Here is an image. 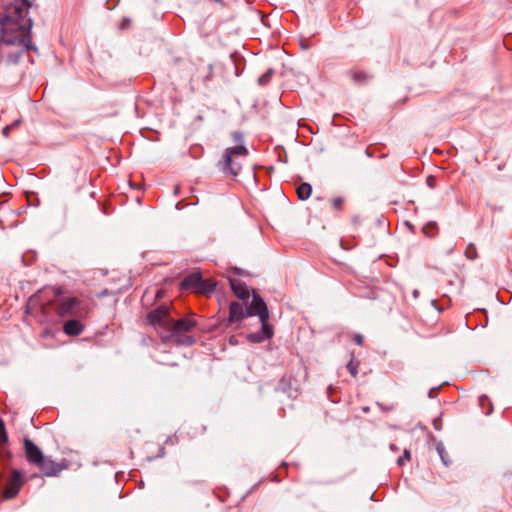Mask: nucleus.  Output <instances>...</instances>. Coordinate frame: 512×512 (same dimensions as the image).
<instances>
[{
  "instance_id": "26",
  "label": "nucleus",
  "mask_w": 512,
  "mask_h": 512,
  "mask_svg": "<svg viewBox=\"0 0 512 512\" xmlns=\"http://www.w3.org/2000/svg\"><path fill=\"white\" fill-rule=\"evenodd\" d=\"M343 203V200L341 198H335L333 200V206L336 208V209H339L341 207Z\"/></svg>"
},
{
  "instance_id": "7",
  "label": "nucleus",
  "mask_w": 512,
  "mask_h": 512,
  "mask_svg": "<svg viewBox=\"0 0 512 512\" xmlns=\"http://www.w3.org/2000/svg\"><path fill=\"white\" fill-rule=\"evenodd\" d=\"M22 485H23L22 473L18 470H13L12 475L3 490V498H5V499L14 498L19 493Z\"/></svg>"
},
{
  "instance_id": "19",
  "label": "nucleus",
  "mask_w": 512,
  "mask_h": 512,
  "mask_svg": "<svg viewBox=\"0 0 512 512\" xmlns=\"http://www.w3.org/2000/svg\"><path fill=\"white\" fill-rule=\"evenodd\" d=\"M465 256L470 259L474 260L477 257V250L476 247L473 244H469L465 250Z\"/></svg>"
},
{
  "instance_id": "15",
  "label": "nucleus",
  "mask_w": 512,
  "mask_h": 512,
  "mask_svg": "<svg viewBox=\"0 0 512 512\" xmlns=\"http://www.w3.org/2000/svg\"><path fill=\"white\" fill-rule=\"evenodd\" d=\"M261 322V334L266 339H271L273 337V327L268 323V319L260 320Z\"/></svg>"
},
{
  "instance_id": "2",
  "label": "nucleus",
  "mask_w": 512,
  "mask_h": 512,
  "mask_svg": "<svg viewBox=\"0 0 512 512\" xmlns=\"http://www.w3.org/2000/svg\"><path fill=\"white\" fill-rule=\"evenodd\" d=\"M197 325L194 316L181 318L176 321L172 319L167 334L162 335L164 343L172 342L176 345L190 346L194 344L195 339L189 335L191 330Z\"/></svg>"
},
{
  "instance_id": "21",
  "label": "nucleus",
  "mask_w": 512,
  "mask_h": 512,
  "mask_svg": "<svg viewBox=\"0 0 512 512\" xmlns=\"http://www.w3.org/2000/svg\"><path fill=\"white\" fill-rule=\"evenodd\" d=\"M231 136L236 145H244V136L240 131L232 132Z\"/></svg>"
},
{
  "instance_id": "22",
  "label": "nucleus",
  "mask_w": 512,
  "mask_h": 512,
  "mask_svg": "<svg viewBox=\"0 0 512 512\" xmlns=\"http://www.w3.org/2000/svg\"><path fill=\"white\" fill-rule=\"evenodd\" d=\"M248 339L250 342L253 343H259L265 340V338L262 336L260 332L252 333L248 336Z\"/></svg>"
},
{
  "instance_id": "25",
  "label": "nucleus",
  "mask_w": 512,
  "mask_h": 512,
  "mask_svg": "<svg viewBox=\"0 0 512 512\" xmlns=\"http://www.w3.org/2000/svg\"><path fill=\"white\" fill-rule=\"evenodd\" d=\"M353 340L354 342L357 344V345H362L363 344V336L361 334H354L353 335Z\"/></svg>"
},
{
  "instance_id": "6",
  "label": "nucleus",
  "mask_w": 512,
  "mask_h": 512,
  "mask_svg": "<svg viewBox=\"0 0 512 512\" xmlns=\"http://www.w3.org/2000/svg\"><path fill=\"white\" fill-rule=\"evenodd\" d=\"M180 288L182 291L193 290L202 294H208L214 291L215 284L204 280L199 272H193L181 281Z\"/></svg>"
},
{
  "instance_id": "20",
  "label": "nucleus",
  "mask_w": 512,
  "mask_h": 512,
  "mask_svg": "<svg viewBox=\"0 0 512 512\" xmlns=\"http://www.w3.org/2000/svg\"><path fill=\"white\" fill-rule=\"evenodd\" d=\"M272 73H273V70L269 69L266 73L261 75L258 79L259 84L266 85L270 81Z\"/></svg>"
},
{
  "instance_id": "14",
  "label": "nucleus",
  "mask_w": 512,
  "mask_h": 512,
  "mask_svg": "<svg viewBox=\"0 0 512 512\" xmlns=\"http://www.w3.org/2000/svg\"><path fill=\"white\" fill-rule=\"evenodd\" d=\"M312 193V187L309 183H301L297 187V195L300 200H307Z\"/></svg>"
},
{
  "instance_id": "3",
  "label": "nucleus",
  "mask_w": 512,
  "mask_h": 512,
  "mask_svg": "<svg viewBox=\"0 0 512 512\" xmlns=\"http://www.w3.org/2000/svg\"><path fill=\"white\" fill-rule=\"evenodd\" d=\"M248 154L245 145L226 148L223 155L222 171L227 175L236 177L242 169V161L246 159Z\"/></svg>"
},
{
  "instance_id": "31",
  "label": "nucleus",
  "mask_w": 512,
  "mask_h": 512,
  "mask_svg": "<svg viewBox=\"0 0 512 512\" xmlns=\"http://www.w3.org/2000/svg\"><path fill=\"white\" fill-rule=\"evenodd\" d=\"M488 400L486 396H483L480 398V403L481 405L483 404L484 401Z\"/></svg>"
},
{
  "instance_id": "4",
  "label": "nucleus",
  "mask_w": 512,
  "mask_h": 512,
  "mask_svg": "<svg viewBox=\"0 0 512 512\" xmlns=\"http://www.w3.org/2000/svg\"><path fill=\"white\" fill-rule=\"evenodd\" d=\"M60 317L85 318L89 314L88 306L75 297H67L61 300L56 308Z\"/></svg>"
},
{
  "instance_id": "18",
  "label": "nucleus",
  "mask_w": 512,
  "mask_h": 512,
  "mask_svg": "<svg viewBox=\"0 0 512 512\" xmlns=\"http://www.w3.org/2000/svg\"><path fill=\"white\" fill-rule=\"evenodd\" d=\"M411 455L410 451L407 449H404L403 454L398 457L397 464L398 466L402 467L406 465L410 461Z\"/></svg>"
},
{
  "instance_id": "28",
  "label": "nucleus",
  "mask_w": 512,
  "mask_h": 512,
  "mask_svg": "<svg viewBox=\"0 0 512 512\" xmlns=\"http://www.w3.org/2000/svg\"><path fill=\"white\" fill-rule=\"evenodd\" d=\"M434 226H435V223H428V224L423 228L424 233H427L428 228H430V227H434Z\"/></svg>"
},
{
  "instance_id": "32",
  "label": "nucleus",
  "mask_w": 512,
  "mask_h": 512,
  "mask_svg": "<svg viewBox=\"0 0 512 512\" xmlns=\"http://www.w3.org/2000/svg\"><path fill=\"white\" fill-rule=\"evenodd\" d=\"M390 449H391L392 451H394V450L396 449V448H395V445H394V444H391V445H390Z\"/></svg>"
},
{
  "instance_id": "5",
  "label": "nucleus",
  "mask_w": 512,
  "mask_h": 512,
  "mask_svg": "<svg viewBox=\"0 0 512 512\" xmlns=\"http://www.w3.org/2000/svg\"><path fill=\"white\" fill-rule=\"evenodd\" d=\"M147 321L162 338V335L167 334L172 321V318L169 316V308L162 305L153 309L148 313Z\"/></svg>"
},
{
  "instance_id": "17",
  "label": "nucleus",
  "mask_w": 512,
  "mask_h": 512,
  "mask_svg": "<svg viewBox=\"0 0 512 512\" xmlns=\"http://www.w3.org/2000/svg\"><path fill=\"white\" fill-rule=\"evenodd\" d=\"M436 449H437V452H438V454H439V456H440V458H441V460H442L443 464H444L445 466H448V465H449V463H450V460H449V458H448V454H447V452L445 451L444 446H443L441 443H440V444H437Z\"/></svg>"
},
{
  "instance_id": "1",
  "label": "nucleus",
  "mask_w": 512,
  "mask_h": 512,
  "mask_svg": "<svg viewBox=\"0 0 512 512\" xmlns=\"http://www.w3.org/2000/svg\"><path fill=\"white\" fill-rule=\"evenodd\" d=\"M30 0H0V62L16 64L22 55L34 50L28 16Z\"/></svg>"
},
{
  "instance_id": "27",
  "label": "nucleus",
  "mask_w": 512,
  "mask_h": 512,
  "mask_svg": "<svg viewBox=\"0 0 512 512\" xmlns=\"http://www.w3.org/2000/svg\"><path fill=\"white\" fill-rule=\"evenodd\" d=\"M130 25V19L129 18H124L120 24V28L121 29H125L127 28L128 26Z\"/></svg>"
},
{
  "instance_id": "29",
  "label": "nucleus",
  "mask_w": 512,
  "mask_h": 512,
  "mask_svg": "<svg viewBox=\"0 0 512 512\" xmlns=\"http://www.w3.org/2000/svg\"><path fill=\"white\" fill-rule=\"evenodd\" d=\"M179 190H180L179 186H175V188H174V195L177 196L178 193H179Z\"/></svg>"
},
{
  "instance_id": "10",
  "label": "nucleus",
  "mask_w": 512,
  "mask_h": 512,
  "mask_svg": "<svg viewBox=\"0 0 512 512\" xmlns=\"http://www.w3.org/2000/svg\"><path fill=\"white\" fill-rule=\"evenodd\" d=\"M252 315H257L260 320L269 319V311L264 300L257 294L253 295L252 302L247 308Z\"/></svg>"
},
{
  "instance_id": "33",
  "label": "nucleus",
  "mask_w": 512,
  "mask_h": 512,
  "mask_svg": "<svg viewBox=\"0 0 512 512\" xmlns=\"http://www.w3.org/2000/svg\"><path fill=\"white\" fill-rule=\"evenodd\" d=\"M491 412H492V407H490V408H489V410H488V411H486L485 413H486V414H490Z\"/></svg>"
},
{
  "instance_id": "8",
  "label": "nucleus",
  "mask_w": 512,
  "mask_h": 512,
  "mask_svg": "<svg viewBox=\"0 0 512 512\" xmlns=\"http://www.w3.org/2000/svg\"><path fill=\"white\" fill-rule=\"evenodd\" d=\"M36 466L42 471L45 476L53 477L57 476L66 466L53 461L49 457H43Z\"/></svg>"
},
{
  "instance_id": "11",
  "label": "nucleus",
  "mask_w": 512,
  "mask_h": 512,
  "mask_svg": "<svg viewBox=\"0 0 512 512\" xmlns=\"http://www.w3.org/2000/svg\"><path fill=\"white\" fill-rule=\"evenodd\" d=\"M249 316H251L250 310L244 308V306L238 302H231L229 307L228 324L240 322Z\"/></svg>"
},
{
  "instance_id": "24",
  "label": "nucleus",
  "mask_w": 512,
  "mask_h": 512,
  "mask_svg": "<svg viewBox=\"0 0 512 512\" xmlns=\"http://www.w3.org/2000/svg\"><path fill=\"white\" fill-rule=\"evenodd\" d=\"M0 441L3 443H6L8 441V436L6 434L4 424L1 420H0Z\"/></svg>"
},
{
  "instance_id": "16",
  "label": "nucleus",
  "mask_w": 512,
  "mask_h": 512,
  "mask_svg": "<svg viewBox=\"0 0 512 512\" xmlns=\"http://www.w3.org/2000/svg\"><path fill=\"white\" fill-rule=\"evenodd\" d=\"M352 79L354 80V82L362 84L369 81L371 79V75L364 71H354L352 73Z\"/></svg>"
},
{
  "instance_id": "30",
  "label": "nucleus",
  "mask_w": 512,
  "mask_h": 512,
  "mask_svg": "<svg viewBox=\"0 0 512 512\" xmlns=\"http://www.w3.org/2000/svg\"><path fill=\"white\" fill-rule=\"evenodd\" d=\"M418 295H419V291H418V290H414V291H413V296H414V298H417V297H418Z\"/></svg>"
},
{
  "instance_id": "12",
  "label": "nucleus",
  "mask_w": 512,
  "mask_h": 512,
  "mask_svg": "<svg viewBox=\"0 0 512 512\" xmlns=\"http://www.w3.org/2000/svg\"><path fill=\"white\" fill-rule=\"evenodd\" d=\"M84 330V325L79 319H70L63 325V331L69 336H78Z\"/></svg>"
},
{
  "instance_id": "23",
  "label": "nucleus",
  "mask_w": 512,
  "mask_h": 512,
  "mask_svg": "<svg viewBox=\"0 0 512 512\" xmlns=\"http://www.w3.org/2000/svg\"><path fill=\"white\" fill-rule=\"evenodd\" d=\"M357 363H355L353 360H351L348 364H347V369L348 371L350 372V374L353 376V377H356L357 376Z\"/></svg>"
},
{
  "instance_id": "9",
  "label": "nucleus",
  "mask_w": 512,
  "mask_h": 512,
  "mask_svg": "<svg viewBox=\"0 0 512 512\" xmlns=\"http://www.w3.org/2000/svg\"><path fill=\"white\" fill-rule=\"evenodd\" d=\"M24 451L29 463L36 465L44 457L40 448L29 438L24 439Z\"/></svg>"
},
{
  "instance_id": "13",
  "label": "nucleus",
  "mask_w": 512,
  "mask_h": 512,
  "mask_svg": "<svg viewBox=\"0 0 512 512\" xmlns=\"http://www.w3.org/2000/svg\"><path fill=\"white\" fill-rule=\"evenodd\" d=\"M230 285L233 293L240 299H248L250 293L246 286L237 280H230Z\"/></svg>"
}]
</instances>
